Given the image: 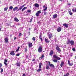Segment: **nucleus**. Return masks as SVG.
Instances as JSON below:
<instances>
[{"instance_id": "5fc2aeb1", "label": "nucleus", "mask_w": 76, "mask_h": 76, "mask_svg": "<svg viewBox=\"0 0 76 76\" xmlns=\"http://www.w3.org/2000/svg\"><path fill=\"white\" fill-rule=\"evenodd\" d=\"M41 35H40L39 37V38H41Z\"/></svg>"}, {"instance_id": "dca6fc26", "label": "nucleus", "mask_w": 76, "mask_h": 76, "mask_svg": "<svg viewBox=\"0 0 76 76\" xmlns=\"http://www.w3.org/2000/svg\"><path fill=\"white\" fill-rule=\"evenodd\" d=\"M8 39L7 37H6L5 38L4 40L5 41V42L6 43H7L8 42Z\"/></svg>"}, {"instance_id": "ea45409f", "label": "nucleus", "mask_w": 76, "mask_h": 76, "mask_svg": "<svg viewBox=\"0 0 76 76\" xmlns=\"http://www.w3.org/2000/svg\"><path fill=\"white\" fill-rule=\"evenodd\" d=\"M16 56H20V53L16 54Z\"/></svg>"}, {"instance_id": "9b49d317", "label": "nucleus", "mask_w": 76, "mask_h": 76, "mask_svg": "<svg viewBox=\"0 0 76 76\" xmlns=\"http://www.w3.org/2000/svg\"><path fill=\"white\" fill-rule=\"evenodd\" d=\"M24 6H25L24 5H23L22 6H21V7H20L19 8V9L17 10V11H19V10H21V9H22V8L23 7H24Z\"/></svg>"}, {"instance_id": "864d4df0", "label": "nucleus", "mask_w": 76, "mask_h": 76, "mask_svg": "<svg viewBox=\"0 0 76 76\" xmlns=\"http://www.w3.org/2000/svg\"><path fill=\"white\" fill-rule=\"evenodd\" d=\"M16 39V37H15L14 38V40H15V39Z\"/></svg>"}, {"instance_id": "2f4dec72", "label": "nucleus", "mask_w": 76, "mask_h": 76, "mask_svg": "<svg viewBox=\"0 0 76 76\" xmlns=\"http://www.w3.org/2000/svg\"><path fill=\"white\" fill-rule=\"evenodd\" d=\"M53 62H54V63H57V60L54 59L53 60Z\"/></svg>"}, {"instance_id": "c85d7f7f", "label": "nucleus", "mask_w": 76, "mask_h": 76, "mask_svg": "<svg viewBox=\"0 0 76 76\" xmlns=\"http://www.w3.org/2000/svg\"><path fill=\"white\" fill-rule=\"evenodd\" d=\"M72 12H76V8L75 9H75H74V8H73L72 10Z\"/></svg>"}, {"instance_id": "09e8293b", "label": "nucleus", "mask_w": 76, "mask_h": 76, "mask_svg": "<svg viewBox=\"0 0 76 76\" xmlns=\"http://www.w3.org/2000/svg\"><path fill=\"white\" fill-rule=\"evenodd\" d=\"M35 59H33L32 60V61H35Z\"/></svg>"}, {"instance_id": "4be33fe9", "label": "nucleus", "mask_w": 76, "mask_h": 76, "mask_svg": "<svg viewBox=\"0 0 76 76\" xmlns=\"http://www.w3.org/2000/svg\"><path fill=\"white\" fill-rule=\"evenodd\" d=\"M34 6L36 7H38L39 6V5L38 4H35Z\"/></svg>"}, {"instance_id": "412c9836", "label": "nucleus", "mask_w": 76, "mask_h": 76, "mask_svg": "<svg viewBox=\"0 0 76 76\" xmlns=\"http://www.w3.org/2000/svg\"><path fill=\"white\" fill-rule=\"evenodd\" d=\"M18 9V7H16L13 9V10L14 11H16V10H17Z\"/></svg>"}, {"instance_id": "bb28decb", "label": "nucleus", "mask_w": 76, "mask_h": 76, "mask_svg": "<svg viewBox=\"0 0 76 76\" xmlns=\"http://www.w3.org/2000/svg\"><path fill=\"white\" fill-rule=\"evenodd\" d=\"M27 8V7H24V8H23V9L21 11L22 12H23V10H25V9H26Z\"/></svg>"}, {"instance_id": "a18cd8bd", "label": "nucleus", "mask_w": 76, "mask_h": 76, "mask_svg": "<svg viewBox=\"0 0 76 76\" xmlns=\"http://www.w3.org/2000/svg\"><path fill=\"white\" fill-rule=\"evenodd\" d=\"M25 52H26V51H28V49H26V48H25Z\"/></svg>"}, {"instance_id": "f03ea898", "label": "nucleus", "mask_w": 76, "mask_h": 76, "mask_svg": "<svg viewBox=\"0 0 76 76\" xmlns=\"http://www.w3.org/2000/svg\"><path fill=\"white\" fill-rule=\"evenodd\" d=\"M53 57L54 58H56V59H57V60H61L60 58L57 56L56 55H54L53 56Z\"/></svg>"}, {"instance_id": "473e14b6", "label": "nucleus", "mask_w": 76, "mask_h": 76, "mask_svg": "<svg viewBox=\"0 0 76 76\" xmlns=\"http://www.w3.org/2000/svg\"><path fill=\"white\" fill-rule=\"evenodd\" d=\"M69 15H73V13H72V12H71V11H69Z\"/></svg>"}, {"instance_id": "de8ad7c7", "label": "nucleus", "mask_w": 76, "mask_h": 76, "mask_svg": "<svg viewBox=\"0 0 76 76\" xmlns=\"http://www.w3.org/2000/svg\"><path fill=\"white\" fill-rule=\"evenodd\" d=\"M28 35H30V32L29 31L28 32Z\"/></svg>"}, {"instance_id": "58836bf2", "label": "nucleus", "mask_w": 76, "mask_h": 76, "mask_svg": "<svg viewBox=\"0 0 76 76\" xmlns=\"http://www.w3.org/2000/svg\"><path fill=\"white\" fill-rule=\"evenodd\" d=\"M28 13H31V10H27Z\"/></svg>"}, {"instance_id": "393cba45", "label": "nucleus", "mask_w": 76, "mask_h": 76, "mask_svg": "<svg viewBox=\"0 0 76 76\" xmlns=\"http://www.w3.org/2000/svg\"><path fill=\"white\" fill-rule=\"evenodd\" d=\"M19 48H20V47L19 46L18 47V49L15 51L16 53H17L19 51Z\"/></svg>"}, {"instance_id": "f3484780", "label": "nucleus", "mask_w": 76, "mask_h": 76, "mask_svg": "<svg viewBox=\"0 0 76 76\" xmlns=\"http://www.w3.org/2000/svg\"><path fill=\"white\" fill-rule=\"evenodd\" d=\"M11 55H12V56H15V54L14 53V51H12L10 52V53Z\"/></svg>"}, {"instance_id": "7ed1b4c3", "label": "nucleus", "mask_w": 76, "mask_h": 76, "mask_svg": "<svg viewBox=\"0 0 76 76\" xmlns=\"http://www.w3.org/2000/svg\"><path fill=\"white\" fill-rule=\"evenodd\" d=\"M38 51L39 53H41L42 51V47L41 45L39 47L38 49Z\"/></svg>"}, {"instance_id": "c756f323", "label": "nucleus", "mask_w": 76, "mask_h": 76, "mask_svg": "<svg viewBox=\"0 0 76 76\" xmlns=\"http://www.w3.org/2000/svg\"><path fill=\"white\" fill-rule=\"evenodd\" d=\"M46 69H50V67H49V65H47V66L46 67Z\"/></svg>"}, {"instance_id": "9d476101", "label": "nucleus", "mask_w": 76, "mask_h": 76, "mask_svg": "<svg viewBox=\"0 0 76 76\" xmlns=\"http://www.w3.org/2000/svg\"><path fill=\"white\" fill-rule=\"evenodd\" d=\"M20 63L19 62L17 61L16 65L18 67H20Z\"/></svg>"}, {"instance_id": "a878e982", "label": "nucleus", "mask_w": 76, "mask_h": 76, "mask_svg": "<svg viewBox=\"0 0 76 76\" xmlns=\"http://www.w3.org/2000/svg\"><path fill=\"white\" fill-rule=\"evenodd\" d=\"M45 41L47 42V43L49 42V41H48V40L47 39H45Z\"/></svg>"}, {"instance_id": "0eeeda50", "label": "nucleus", "mask_w": 76, "mask_h": 76, "mask_svg": "<svg viewBox=\"0 0 76 76\" xmlns=\"http://www.w3.org/2000/svg\"><path fill=\"white\" fill-rule=\"evenodd\" d=\"M69 44H71L72 46H73L74 45V41L73 40H70Z\"/></svg>"}, {"instance_id": "69168bd1", "label": "nucleus", "mask_w": 76, "mask_h": 76, "mask_svg": "<svg viewBox=\"0 0 76 76\" xmlns=\"http://www.w3.org/2000/svg\"><path fill=\"white\" fill-rule=\"evenodd\" d=\"M60 57H61V56H60Z\"/></svg>"}, {"instance_id": "338daca9", "label": "nucleus", "mask_w": 76, "mask_h": 76, "mask_svg": "<svg viewBox=\"0 0 76 76\" xmlns=\"http://www.w3.org/2000/svg\"><path fill=\"white\" fill-rule=\"evenodd\" d=\"M59 1H62V0H59Z\"/></svg>"}, {"instance_id": "37998d69", "label": "nucleus", "mask_w": 76, "mask_h": 76, "mask_svg": "<svg viewBox=\"0 0 76 76\" xmlns=\"http://www.w3.org/2000/svg\"><path fill=\"white\" fill-rule=\"evenodd\" d=\"M2 64L0 63V69L2 67Z\"/></svg>"}, {"instance_id": "f257e3e1", "label": "nucleus", "mask_w": 76, "mask_h": 76, "mask_svg": "<svg viewBox=\"0 0 76 76\" xmlns=\"http://www.w3.org/2000/svg\"><path fill=\"white\" fill-rule=\"evenodd\" d=\"M41 66H42V63H40L39 64V69H38L37 70V72H39L41 70Z\"/></svg>"}, {"instance_id": "a19ab883", "label": "nucleus", "mask_w": 76, "mask_h": 76, "mask_svg": "<svg viewBox=\"0 0 76 76\" xmlns=\"http://www.w3.org/2000/svg\"><path fill=\"white\" fill-rule=\"evenodd\" d=\"M22 33H19V37H21V36L22 35Z\"/></svg>"}, {"instance_id": "c9c22d12", "label": "nucleus", "mask_w": 76, "mask_h": 76, "mask_svg": "<svg viewBox=\"0 0 76 76\" xmlns=\"http://www.w3.org/2000/svg\"><path fill=\"white\" fill-rule=\"evenodd\" d=\"M69 73H67L66 75H64V76H69Z\"/></svg>"}, {"instance_id": "774afa93", "label": "nucleus", "mask_w": 76, "mask_h": 76, "mask_svg": "<svg viewBox=\"0 0 76 76\" xmlns=\"http://www.w3.org/2000/svg\"><path fill=\"white\" fill-rule=\"evenodd\" d=\"M1 3V1H0V4Z\"/></svg>"}, {"instance_id": "72a5a7b5", "label": "nucleus", "mask_w": 76, "mask_h": 76, "mask_svg": "<svg viewBox=\"0 0 76 76\" xmlns=\"http://www.w3.org/2000/svg\"><path fill=\"white\" fill-rule=\"evenodd\" d=\"M44 54H42V56L41 57H40V58H41V59H42V58H44Z\"/></svg>"}, {"instance_id": "4d7b16f0", "label": "nucleus", "mask_w": 76, "mask_h": 76, "mask_svg": "<svg viewBox=\"0 0 76 76\" xmlns=\"http://www.w3.org/2000/svg\"><path fill=\"white\" fill-rule=\"evenodd\" d=\"M34 57H37V55H34Z\"/></svg>"}, {"instance_id": "f704fd0d", "label": "nucleus", "mask_w": 76, "mask_h": 76, "mask_svg": "<svg viewBox=\"0 0 76 76\" xmlns=\"http://www.w3.org/2000/svg\"><path fill=\"white\" fill-rule=\"evenodd\" d=\"M8 9V7H7L6 8H4V11H6V10H7Z\"/></svg>"}, {"instance_id": "f8f14e48", "label": "nucleus", "mask_w": 76, "mask_h": 76, "mask_svg": "<svg viewBox=\"0 0 76 76\" xmlns=\"http://www.w3.org/2000/svg\"><path fill=\"white\" fill-rule=\"evenodd\" d=\"M52 34L50 33H49L48 37L49 39H51L52 38Z\"/></svg>"}, {"instance_id": "4468645a", "label": "nucleus", "mask_w": 76, "mask_h": 76, "mask_svg": "<svg viewBox=\"0 0 76 76\" xmlns=\"http://www.w3.org/2000/svg\"><path fill=\"white\" fill-rule=\"evenodd\" d=\"M53 53H54L53 50H51L49 54V56H53Z\"/></svg>"}, {"instance_id": "49530a36", "label": "nucleus", "mask_w": 76, "mask_h": 76, "mask_svg": "<svg viewBox=\"0 0 76 76\" xmlns=\"http://www.w3.org/2000/svg\"><path fill=\"white\" fill-rule=\"evenodd\" d=\"M43 9H45V8H46V6L45 5L43 6Z\"/></svg>"}, {"instance_id": "6e6d98bb", "label": "nucleus", "mask_w": 76, "mask_h": 76, "mask_svg": "<svg viewBox=\"0 0 76 76\" xmlns=\"http://www.w3.org/2000/svg\"><path fill=\"white\" fill-rule=\"evenodd\" d=\"M40 39L41 41H42V38H40Z\"/></svg>"}, {"instance_id": "a211bd4d", "label": "nucleus", "mask_w": 76, "mask_h": 76, "mask_svg": "<svg viewBox=\"0 0 76 76\" xmlns=\"http://www.w3.org/2000/svg\"><path fill=\"white\" fill-rule=\"evenodd\" d=\"M57 14H54L53 16V18L54 19H55V18H56L57 17Z\"/></svg>"}, {"instance_id": "b1692460", "label": "nucleus", "mask_w": 76, "mask_h": 76, "mask_svg": "<svg viewBox=\"0 0 76 76\" xmlns=\"http://www.w3.org/2000/svg\"><path fill=\"white\" fill-rule=\"evenodd\" d=\"M7 62V60L5 59L4 60V64L5 65V66H7V63H6V62Z\"/></svg>"}, {"instance_id": "4c0bfd02", "label": "nucleus", "mask_w": 76, "mask_h": 76, "mask_svg": "<svg viewBox=\"0 0 76 76\" xmlns=\"http://www.w3.org/2000/svg\"><path fill=\"white\" fill-rule=\"evenodd\" d=\"M32 40H34V41H35V37H33L32 39Z\"/></svg>"}, {"instance_id": "13d9d810", "label": "nucleus", "mask_w": 76, "mask_h": 76, "mask_svg": "<svg viewBox=\"0 0 76 76\" xmlns=\"http://www.w3.org/2000/svg\"><path fill=\"white\" fill-rule=\"evenodd\" d=\"M70 56H71V57H72V53H71V54L70 55Z\"/></svg>"}, {"instance_id": "0e129e2a", "label": "nucleus", "mask_w": 76, "mask_h": 76, "mask_svg": "<svg viewBox=\"0 0 76 76\" xmlns=\"http://www.w3.org/2000/svg\"><path fill=\"white\" fill-rule=\"evenodd\" d=\"M59 61H58V63H59Z\"/></svg>"}, {"instance_id": "e2e57ef3", "label": "nucleus", "mask_w": 76, "mask_h": 76, "mask_svg": "<svg viewBox=\"0 0 76 76\" xmlns=\"http://www.w3.org/2000/svg\"><path fill=\"white\" fill-rule=\"evenodd\" d=\"M7 25H8V23H7Z\"/></svg>"}, {"instance_id": "e433bc0d", "label": "nucleus", "mask_w": 76, "mask_h": 76, "mask_svg": "<svg viewBox=\"0 0 76 76\" xmlns=\"http://www.w3.org/2000/svg\"><path fill=\"white\" fill-rule=\"evenodd\" d=\"M13 7L10 6L9 8V9H10V10H12V9H13Z\"/></svg>"}, {"instance_id": "aec40b11", "label": "nucleus", "mask_w": 76, "mask_h": 76, "mask_svg": "<svg viewBox=\"0 0 76 76\" xmlns=\"http://www.w3.org/2000/svg\"><path fill=\"white\" fill-rule=\"evenodd\" d=\"M57 31L58 32H60L61 31V27H59L57 29Z\"/></svg>"}, {"instance_id": "8fccbe9b", "label": "nucleus", "mask_w": 76, "mask_h": 76, "mask_svg": "<svg viewBox=\"0 0 76 76\" xmlns=\"http://www.w3.org/2000/svg\"><path fill=\"white\" fill-rule=\"evenodd\" d=\"M22 76H25V74H23L22 75Z\"/></svg>"}, {"instance_id": "2eb2a0df", "label": "nucleus", "mask_w": 76, "mask_h": 76, "mask_svg": "<svg viewBox=\"0 0 76 76\" xmlns=\"http://www.w3.org/2000/svg\"><path fill=\"white\" fill-rule=\"evenodd\" d=\"M63 26H65V28H67L69 27V26H68V24H63Z\"/></svg>"}, {"instance_id": "bf43d9fd", "label": "nucleus", "mask_w": 76, "mask_h": 76, "mask_svg": "<svg viewBox=\"0 0 76 76\" xmlns=\"http://www.w3.org/2000/svg\"><path fill=\"white\" fill-rule=\"evenodd\" d=\"M29 31H30V30H31V28H29Z\"/></svg>"}, {"instance_id": "423d86ee", "label": "nucleus", "mask_w": 76, "mask_h": 76, "mask_svg": "<svg viewBox=\"0 0 76 76\" xmlns=\"http://www.w3.org/2000/svg\"><path fill=\"white\" fill-rule=\"evenodd\" d=\"M48 64L49 66H50V67H52V68H53V67L54 68V65L51 64L50 61H48Z\"/></svg>"}, {"instance_id": "20e7f679", "label": "nucleus", "mask_w": 76, "mask_h": 76, "mask_svg": "<svg viewBox=\"0 0 76 76\" xmlns=\"http://www.w3.org/2000/svg\"><path fill=\"white\" fill-rule=\"evenodd\" d=\"M56 49L59 52H61V49H60L59 48V47L58 46H57V47H56Z\"/></svg>"}, {"instance_id": "052dcab7", "label": "nucleus", "mask_w": 76, "mask_h": 76, "mask_svg": "<svg viewBox=\"0 0 76 76\" xmlns=\"http://www.w3.org/2000/svg\"><path fill=\"white\" fill-rule=\"evenodd\" d=\"M1 28H0V31H1Z\"/></svg>"}, {"instance_id": "3c124183", "label": "nucleus", "mask_w": 76, "mask_h": 76, "mask_svg": "<svg viewBox=\"0 0 76 76\" xmlns=\"http://www.w3.org/2000/svg\"><path fill=\"white\" fill-rule=\"evenodd\" d=\"M68 6H70V5H71V4H68Z\"/></svg>"}, {"instance_id": "ddd939ff", "label": "nucleus", "mask_w": 76, "mask_h": 76, "mask_svg": "<svg viewBox=\"0 0 76 76\" xmlns=\"http://www.w3.org/2000/svg\"><path fill=\"white\" fill-rule=\"evenodd\" d=\"M32 43H28V47L29 48H31L32 47Z\"/></svg>"}, {"instance_id": "5701e85b", "label": "nucleus", "mask_w": 76, "mask_h": 76, "mask_svg": "<svg viewBox=\"0 0 76 76\" xmlns=\"http://www.w3.org/2000/svg\"><path fill=\"white\" fill-rule=\"evenodd\" d=\"M64 62L63 61H62L61 62V64H60V66H61V67H63V65H64Z\"/></svg>"}, {"instance_id": "680f3d73", "label": "nucleus", "mask_w": 76, "mask_h": 76, "mask_svg": "<svg viewBox=\"0 0 76 76\" xmlns=\"http://www.w3.org/2000/svg\"><path fill=\"white\" fill-rule=\"evenodd\" d=\"M20 24H18V25H19Z\"/></svg>"}, {"instance_id": "603ef678", "label": "nucleus", "mask_w": 76, "mask_h": 76, "mask_svg": "<svg viewBox=\"0 0 76 76\" xmlns=\"http://www.w3.org/2000/svg\"><path fill=\"white\" fill-rule=\"evenodd\" d=\"M40 23V21H39L37 22V23Z\"/></svg>"}, {"instance_id": "6e6552de", "label": "nucleus", "mask_w": 76, "mask_h": 76, "mask_svg": "<svg viewBox=\"0 0 76 76\" xmlns=\"http://www.w3.org/2000/svg\"><path fill=\"white\" fill-rule=\"evenodd\" d=\"M68 63L69 66H73V63H70L69 60H68Z\"/></svg>"}, {"instance_id": "1a4fd4ad", "label": "nucleus", "mask_w": 76, "mask_h": 76, "mask_svg": "<svg viewBox=\"0 0 76 76\" xmlns=\"http://www.w3.org/2000/svg\"><path fill=\"white\" fill-rule=\"evenodd\" d=\"M40 13H41V11H38L36 14V16H38Z\"/></svg>"}, {"instance_id": "c03bdc74", "label": "nucleus", "mask_w": 76, "mask_h": 76, "mask_svg": "<svg viewBox=\"0 0 76 76\" xmlns=\"http://www.w3.org/2000/svg\"><path fill=\"white\" fill-rule=\"evenodd\" d=\"M72 50L73 51H76V50L75 48H72Z\"/></svg>"}, {"instance_id": "cd10ccee", "label": "nucleus", "mask_w": 76, "mask_h": 76, "mask_svg": "<svg viewBox=\"0 0 76 76\" xmlns=\"http://www.w3.org/2000/svg\"><path fill=\"white\" fill-rule=\"evenodd\" d=\"M0 69H1V74H2V73H3V69L2 68H0Z\"/></svg>"}, {"instance_id": "6ab92c4d", "label": "nucleus", "mask_w": 76, "mask_h": 76, "mask_svg": "<svg viewBox=\"0 0 76 76\" xmlns=\"http://www.w3.org/2000/svg\"><path fill=\"white\" fill-rule=\"evenodd\" d=\"M14 20L15 22H18L19 21V20L18 19V18L16 17L14 18Z\"/></svg>"}, {"instance_id": "79ce46f5", "label": "nucleus", "mask_w": 76, "mask_h": 76, "mask_svg": "<svg viewBox=\"0 0 76 76\" xmlns=\"http://www.w3.org/2000/svg\"><path fill=\"white\" fill-rule=\"evenodd\" d=\"M32 20H33V18H32L30 19V22H32Z\"/></svg>"}, {"instance_id": "7c9ffc66", "label": "nucleus", "mask_w": 76, "mask_h": 76, "mask_svg": "<svg viewBox=\"0 0 76 76\" xmlns=\"http://www.w3.org/2000/svg\"><path fill=\"white\" fill-rule=\"evenodd\" d=\"M70 40H68V41H67L66 42V44H70Z\"/></svg>"}, {"instance_id": "39448f33", "label": "nucleus", "mask_w": 76, "mask_h": 76, "mask_svg": "<svg viewBox=\"0 0 76 76\" xmlns=\"http://www.w3.org/2000/svg\"><path fill=\"white\" fill-rule=\"evenodd\" d=\"M47 7H46V8H45V9H44L43 10V11H44V15H47V12H46V10H47Z\"/></svg>"}]
</instances>
